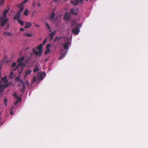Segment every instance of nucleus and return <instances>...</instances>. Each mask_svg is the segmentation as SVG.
Listing matches in <instances>:
<instances>
[{"mask_svg":"<svg viewBox=\"0 0 148 148\" xmlns=\"http://www.w3.org/2000/svg\"><path fill=\"white\" fill-rule=\"evenodd\" d=\"M25 83V84H27L29 85V84H28V81H25V82H24Z\"/></svg>","mask_w":148,"mask_h":148,"instance_id":"obj_40","label":"nucleus"},{"mask_svg":"<svg viewBox=\"0 0 148 148\" xmlns=\"http://www.w3.org/2000/svg\"><path fill=\"white\" fill-rule=\"evenodd\" d=\"M32 82L34 83L36 81V78L35 76H34V77L32 79Z\"/></svg>","mask_w":148,"mask_h":148,"instance_id":"obj_28","label":"nucleus"},{"mask_svg":"<svg viewBox=\"0 0 148 148\" xmlns=\"http://www.w3.org/2000/svg\"><path fill=\"white\" fill-rule=\"evenodd\" d=\"M51 44H48L46 46V48H49L51 47Z\"/></svg>","mask_w":148,"mask_h":148,"instance_id":"obj_34","label":"nucleus"},{"mask_svg":"<svg viewBox=\"0 0 148 148\" xmlns=\"http://www.w3.org/2000/svg\"><path fill=\"white\" fill-rule=\"evenodd\" d=\"M24 35L27 36L28 37H31L33 36V34H24Z\"/></svg>","mask_w":148,"mask_h":148,"instance_id":"obj_25","label":"nucleus"},{"mask_svg":"<svg viewBox=\"0 0 148 148\" xmlns=\"http://www.w3.org/2000/svg\"><path fill=\"white\" fill-rule=\"evenodd\" d=\"M35 4L36 2H34L33 4V5L34 6L35 5Z\"/></svg>","mask_w":148,"mask_h":148,"instance_id":"obj_44","label":"nucleus"},{"mask_svg":"<svg viewBox=\"0 0 148 148\" xmlns=\"http://www.w3.org/2000/svg\"><path fill=\"white\" fill-rule=\"evenodd\" d=\"M46 41H47V39H45L44 41V42H43L42 44L43 45H45V43H46Z\"/></svg>","mask_w":148,"mask_h":148,"instance_id":"obj_37","label":"nucleus"},{"mask_svg":"<svg viewBox=\"0 0 148 148\" xmlns=\"http://www.w3.org/2000/svg\"><path fill=\"white\" fill-rule=\"evenodd\" d=\"M71 15L70 13H67L64 15V19L66 21L69 20L70 18Z\"/></svg>","mask_w":148,"mask_h":148,"instance_id":"obj_8","label":"nucleus"},{"mask_svg":"<svg viewBox=\"0 0 148 148\" xmlns=\"http://www.w3.org/2000/svg\"><path fill=\"white\" fill-rule=\"evenodd\" d=\"M17 7H19L20 9L19 11L20 12H22L24 10V6L23 5H21V4H18L17 5Z\"/></svg>","mask_w":148,"mask_h":148,"instance_id":"obj_11","label":"nucleus"},{"mask_svg":"<svg viewBox=\"0 0 148 148\" xmlns=\"http://www.w3.org/2000/svg\"><path fill=\"white\" fill-rule=\"evenodd\" d=\"M10 75H12L13 74V73H12L11 72L10 73Z\"/></svg>","mask_w":148,"mask_h":148,"instance_id":"obj_52","label":"nucleus"},{"mask_svg":"<svg viewBox=\"0 0 148 148\" xmlns=\"http://www.w3.org/2000/svg\"><path fill=\"white\" fill-rule=\"evenodd\" d=\"M79 0H71V3L72 4L77 5L78 3Z\"/></svg>","mask_w":148,"mask_h":148,"instance_id":"obj_12","label":"nucleus"},{"mask_svg":"<svg viewBox=\"0 0 148 148\" xmlns=\"http://www.w3.org/2000/svg\"><path fill=\"white\" fill-rule=\"evenodd\" d=\"M7 101H8V100L6 98H4V99L3 102H4V103L5 104V105L6 106H7Z\"/></svg>","mask_w":148,"mask_h":148,"instance_id":"obj_30","label":"nucleus"},{"mask_svg":"<svg viewBox=\"0 0 148 148\" xmlns=\"http://www.w3.org/2000/svg\"><path fill=\"white\" fill-rule=\"evenodd\" d=\"M20 76H18L16 77V78L15 80L17 82H20L22 83V89H21L20 91L21 92H24L25 89V83L22 80H21L20 78Z\"/></svg>","mask_w":148,"mask_h":148,"instance_id":"obj_3","label":"nucleus"},{"mask_svg":"<svg viewBox=\"0 0 148 148\" xmlns=\"http://www.w3.org/2000/svg\"><path fill=\"white\" fill-rule=\"evenodd\" d=\"M78 25H76V27L75 28H72V32L73 34H74L76 35H77L79 32V27Z\"/></svg>","mask_w":148,"mask_h":148,"instance_id":"obj_5","label":"nucleus"},{"mask_svg":"<svg viewBox=\"0 0 148 148\" xmlns=\"http://www.w3.org/2000/svg\"><path fill=\"white\" fill-rule=\"evenodd\" d=\"M25 26L24 27L25 28H29L32 26V24L30 22H25Z\"/></svg>","mask_w":148,"mask_h":148,"instance_id":"obj_10","label":"nucleus"},{"mask_svg":"<svg viewBox=\"0 0 148 148\" xmlns=\"http://www.w3.org/2000/svg\"><path fill=\"white\" fill-rule=\"evenodd\" d=\"M45 61L46 62H47V58L45 59Z\"/></svg>","mask_w":148,"mask_h":148,"instance_id":"obj_51","label":"nucleus"},{"mask_svg":"<svg viewBox=\"0 0 148 148\" xmlns=\"http://www.w3.org/2000/svg\"><path fill=\"white\" fill-rule=\"evenodd\" d=\"M4 35H6L7 36H11V34L10 32H5L4 33Z\"/></svg>","mask_w":148,"mask_h":148,"instance_id":"obj_27","label":"nucleus"},{"mask_svg":"<svg viewBox=\"0 0 148 148\" xmlns=\"http://www.w3.org/2000/svg\"><path fill=\"white\" fill-rule=\"evenodd\" d=\"M3 124V123H1V125H2V124Z\"/></svg>","mask_w":148,"mask_h":148,"instance_id":"obj_58","label":"nucleus"},{"mask_svg":"<svg viewBox=\"0 0 148 148\" xmlns=\"http://www.w3.org/2000/svg\"><path fill=\"white\" fill-rule=\"evenodd\" d=\"M78 9H76L75 10L74 9H72L71 11V13L72 14L77 15L78 14L77 12L78 11Z\"/></svg>","mask_w":148,"mask_h":148,"instance_id":"obj_9","label":"nucleus"},{"mask_svg":"<svg viewBox=\"0 0 148 148\" xmlns=\"http://www.w3.org/2000/svg\"><path fill=\"white\" fill-rule=\"evenodd\" d=\"M58 38V36H56L54 40V42H55L56 40H57Z\"/></svg>","mask_w":148,"mask_h":148,"instance_id":"obj_38","label":"nucleus"},{"mask_svg":"<svg viewBox=\"0 0 148 148\" xmlns=\"http://www.w3.org/2000/svg\"><path fill=\"white\" fill-rule=\"evenodd\" d=\"M13 110H11L10 112V115H12L13 114Z\"/></svg>","mask_w":148,"mask_h":148,"instance_id":"obj_42","label":"nucleus"},{"mask_svg":"<svg viewBox=\"0 0 148 148\" xmlns=\"http://www.w3.org/2000/svg\"><path fill=\"white\" fill-rule=\"evenodd\" d=\"M32 71L30 69H28L27 70L25 74V77H26L27 75H29L30 73H31L32 72Z\"/></svg>","mask_w":148,"mask_h":148,"instance_id":"obj_17","label":"nucleus"},{"mask_svg":"<svg viewBox=\"0 0 148 148\" xmlns=\"http://www.w3.org/2000/svg\"><path fill=\"white\" fill-rule=\"evenodd\" d=\"M76 25H78V26H79V27H80L81 26V25L80 24H76V23L75 21H72L71 24V27L72 28H73L74 25H75V26H76Z\"/></svg>","mask_w":148,"mask_h":148,"instance_id":"obj_19","label":"nucleus"},{"mask_svg":"<svg viewBox=\"0 0 148 148\" xmlns=\"http://www.w3.org/2000/svg\"><path fill=\"white\" fill-rule=\"evenodd\" d=\"M56 31H55L50 34L49 36L50 37V39L51 40H52L53 39L54 36L56 33Z\"/></svg>","mask_w":148,"mask_h":148,"instance_id":"obj_14","label":"nucleus"},{"mask_svg":"<svg viewBox=\"0 0 148 148\" xmlns=\"http://www.w3.org/2000/svg\"><path fill=\"white\" fill-rule=\"evenodd\" d=\"M29 13V11L27 9H25L24 12V14L25 15L27 16Z\"/></svg>","mask_w":148,"mask_h":148,"instance_id":"obj_26","label":"nucleus"},{"mask_svg":"<svg viewBox=\"0 0 148 148\" xmlns=\"http://www.w3.org/2000/svg\"><path fill=\"white\" fill-rule=\"evenodd\" d=\"M46 74L44 72H42L40 73L39 75V79L40 80H42L43 78V77H45Z\"/></svg>","mask_w":148,"mask_h":148,"instance_id":"obj_15","label":"nucleus"},{"mask_svg":"<svg viewBox=\"0 0 148 148\" xmlns=\"http://www.w3.org/2000/svg\"><path fill=\"white\" fill-rule=\"evenodd\" d=\"M92 1V0H90V1Z\"/></svg>","mask_w":148,"mask_h":148,"instance_id":"obj_56","label":"nucleus"},{"mask_svg":"<svg viewBox=\"0 0 148 148\" xmlns=\"http://www.w3.org/2000/svg\"><path fill=\"white\" fill-rule=\"evenodd\" d=\"M46 26L49 29V31L50 32H51V30L50 27H49L48 23H46Z\"/></svg>","mask_w":148,"mask_h":148,"instance_id":"obj_29","label":"nucleus"},{"mask_svg":"<svg viewBox=\"0 0 148 148\" xmlns=\"http://www.w3.org/2000/svg\"><path fill=\"white\" fill-rule=\"evenodd\" d=\"M39 70V68L37 66H35L34 69L33 70L34 72H36L38 71Z\"/></svg>","mask_w":148,"mask_h":148,"instance_id":"obj_24","label":"nucleus"},{"mask_svg":"<svg viewBox=\"0 0 148 148\" xmlns=\"http://www.w3.org/2000/svg\"><path fill=\"white\" fill-rule=\"evenodd\" d=\"M14 108V106H12V107L10 108V109L11 110H13Z\"/></svg>","mask_w":148,"mask_h":148,"instance_id":"obj_46","label":"nucleus"},{"mask_svg":"<svg viewBox=\"0 0 148 148\" xmlns=\"http://www.w3.org/2000/svg\"><path fill=\"white\" fill-rule=\"evenodd\" d=\"M7 76H5L3 78H2V81L4 83H7L8 82V80L7 79Z\"/></svg>","mask_w":148,"mask_h":148,"instance_id":"obj_16","label":"nucleus"},{"mask_svg":"<svg viewBox=\"0 0 148 148\" xmlns=\"http://www.w3.org/2000/svg\"><path fill=\"white\" fill-rule=\"evenodd\" d=\"M13 95L14 96V97H17V95L15 93H14V94H13Z\"/></svg>","mask_w":148,"mask_h":148,"instance_id":"obj_41","label":"nucleus"},{"mask_svg":"<svg viewBox=\"0 0 148 148\" xmlns=\"http://www.w3.org/2000/svg\"><path fill=\"white\" fill-rule=\"evenodd\" d=\"M43 45L40 44L36 47V49L39 50V51H36L35 48H34L33 51L34 53L38 56H40L42 55V51Z\"/></svg>","mask_w":148,"mask_h":148,"instance_id":"obj_1","label":"nucleus"},{"mask_svg":"<svg viewBox=\"0 0 148 148\" xmlns=\"http://www.w3.org/2000/svg\"><path fill=\"white\" fill-rule=\"evenodd\" d=\"M66 52H64L62 54H61V56H60L59 57V60H61L62 58H63V57H64L66 55Z\"/></svg>","mask_w":148,"mask_h":148,"instance_id":"obj_20","label":"nucleus"},{"mask_svg":"<svg viewBox=\"0 0 148 148\" xmlns=\"http://www.w3.org/2000/svg\"><path fill=\"white\" fill-rule=\"evenodd\" d=\"M10 26V24L9 23H8L7 24V27H8Z\"/></svg>","mask_w":148,"mask_h":148,"instance_id":"obj_47","label":"nucleus"},{"mask_svg":"<svg viewBox=\"0 0 148 148\" xmlns=\"http://www.w3.org/2000/svg\"><path fill=\"white\" fill-rule=\"evenodd\" d=\"M4 0H0V6L2 5L4 2Z\"/></svg>","mask_w":148,"mask_h":148,"instance_id":"obj_32","label":"nucleus"},{"mask_svg":"<svg viewBox=\"0 0 148 148\" xmlns=\"http://www.w3.org/2000/svg\"><path fill=\"white\" fill-rule=\"evenodd\" d=\"M83 0H79V1L80 2H83Z\"/></svg>","mask_w":148,"mask_h":148,"instance_id":"obj_49","label":"nucleus"},{"mask_svg":"<svg viewBox=\"0 0 148 148\" xmlns=\"http://www.w3.org/2000/svg\"><path fill=\"white\" fill-rule=\"evenodd\" d=\"M37 5L39 6H40L41 5V4L39 3H38V4H37Z\"/></svg>","mask_w":148,"mask_h":148,"instance_id":"obj_48","label":"nucleus"},{"mask_svg":"<svg viewBox=\"0 0 148 148\" xmlns=\"http://www.w3.org/2000/svg\"><path fill=\"white\" fill-rule=\"evenodd\" d=\"M2 85L3 86V87L4 88V89H5L7 88L10 85V83H6V84H2Z\"/></svg>","mask_w":148,"mask_h":148,"instance_id":"obj_18","label":"nucleus"},{"mask_svg":"<svg viewBox=\"0 0 148 148\" xmlns=\"http://www.w3.org/2000/svg\"><path fill=\"white\" fill-rule=\"evenodd\" d=\"M16 65V63L15 62H13L12 63V67H14Z\"/></svg>","mask_w":148,"mask_h":148,"instance_id":"obj_36","label":"nucleus"},{"mask_svg":"<svg viewBox=\"0 0 148 148\" xmlns=\"http://www.w3.org/2000/svg\"><path fill=\"white\" fill-rule=\"evenodd\" d=\"M21 13L20 12H18L15 16L13 18L17 21L20 19L21 18Z\"/></svg>","mask_w":148,"mask_h":148,"instance_id":"obj_6","label":"nucleus"},{"mask_svg":"<svg viewBox=\"0 0 148 148\" xmlns=\"http://www.w3.org/2000/svg\"><path fill=\"white\" fill-rule=\"evenodd\" d=\"M18 23L20 24L21 25H23L24 24V23L23 21L20 19L17 21Z\"/></svg>","mask_w":148,"mask_h":148,"instance_id":"obj_22","label":"nucleus"},{"mask_svg":"<svg viewBox=\"0 0 148 148\" xmlns=\"http://www.w3.org/2000/svg\"><path fill=\"white\" fill-rule=\"evenodd\" d=\"M54 1L55 2H56L57 1H58L57 0H55V1Z\"/></svg>","mask_w":148,"mask_h":148,"instance_id":"obj_54","label":"nucleus"},{"mask_svg":"<svg viewBox=\"0 0 148 148\" xmlns=\"http://www.w3.org/2000/svg\"><path fill=\"white\" fill-rule=\"evenodd\" d=\"M65 40L64 44L63 46L65 50H67L69 48V46L71 44L69 39L66 37H64Z\"/></svg>","mask_w":148,"mask_h":148,"instance_id":"obj_4","label":"nucleus"},{"mask_svg":"<svg viewBox=\"0 0 148 148\" xmlns=\"http://www.w3.org/2000/svg\"><path fill=\"white\" fill-rule=\"evenodd\" d=\"M5 89L3 87V86L1 85L0 86V94L2 95L3 94V92Z\"/></svg>","mask_w":148,"mask_h":148,"instance_id":"obj_13","label":"nucleus"},{"mask_svg":"<svg viewBox=\"0 0 148 148\" xmlns=\"http://www.w3.org/2000/svg\"><path fill=\"white\" fill-rule=\"evenodd\" d=\"M18 103V101H16L14 103V105H16L17 104V103Z\"/></svg>","mask_w":148,"mask_h":148,"instance_id":"obj_43","label":"nucleus"},{"mask_svg":"<svg viewBox=\"0 0 148 148\" xmlns=\"http://www.w3.org/2000/svg\"><path fill=\"white\" fill-rule=\"evenodd\" d=\"M55 17V14H54V12L53 11L52 12V14H51V18H50L51 19V20H53L54 18Z\"/></svg>","mask_w":148,"mask_h":148,"instance_id":"obj_21","label":"nucleus"},{"mask_svg":"<svg viewBox=\"0 0 148 148\" xmlns=\"http://www.w3.org/2000/svg\"><path fill=\"white\" fill-rule=\"evenodd\" d=\"M50 49L49 48H46V51L45 52V54L46 55L49 53Z\"/></svg>","mask_w":148,"mask_h":148,"instance_id":"obj_23","label":"nucleus"},{"mask_svg":"<svg viewBox=\"0 0 148 148\" xmlns=\"http://www.w3.org/2000/svg\"><path fill=\"white\" fill-rule=\"evenodd\" d=\"M2 65H0V70H1V69L2 68Z\"/></svg>","mask_w":148,"mask_h":148,"instance_id":"obj_50","label":"nucleus"},{"mask_svg":"<svg viewBox=\"0 0 148 148\" xmlns=\"http://www.w3.org/2000/svg\"><path fill=\"white\" fill-rule=\"evenodd\" d=\"M1 81H0V84H1Z\"/></svg>","mask_w":148,"mask_h":148,"instance_id":"obj_55","label":"nucleus"},{"mask_svg":"<svg viewBox=\"0 0 148 148\" xmlns=\"http://www.w3.org/2000/svg\"><path fill=\"white\" fill-rule=\"evenodd\" d=\"M27 1L28 0H24L21 3V5H23L25 3H26L27 2Z\"/></svg>","mask_w":148,"mask_h":148,"instance_id":"obj_33","label":"nucleus"},{"mask_svg":"<svg viewBox=\"0 0 148 148\" xmlns=\"http://www.w3.org/2000/svg\"><path fill=\"white\" fill-rule=\"evenodd\" d=\"M21 99L20 97H18L16 100V101H18V102L19 101H21Z\"/></svg>","mask_w":148,"mask_h":148,"instance_id":"obj_35","label":"nucleus"},{"mask_svg":"<svg viewBox=\"0 0 148 148\" xmlns=\"http://www.w3.org/2000/svg\"><path fill=\"white\" fill-rule=\"evenodd\" d=\"M23 67L22 66H21V69L20 70H19L18 71L19 73V74H21V73H22V72L23 71Z\"/></svg>","mask_w":148,"mask_h":148,"instance_id":"obj_31","label":"nucleus"},{"mask_svg":"<svg viewBox=\"0 0 148 148\" xmlns=\"http://www.w3.org/2000/svg\"><path fill=\"white\" fill-rule=\"evenodd\" d=\"M24 60V57H21L20 58H19L18 59L17 62H18L19 63L16 66V68L13 69L14 71H15L20 66H26V65L23 62Z\"/></svg>","mask_w":148,"mask_h":148,"instance_id":"obj_2","label":"nucleus"},{"mask_svg":"<svg viewBox=\"0 0 148 148\" xmlns=\"http://www.w3.org/2000/svg\"><path fill=\"white\" fill-rule=\"evenodd\" d=\"M2 20V21L1 22V26L3 27L5 26V24L7 23L9 21V18H5Z\"/></svg>","mask_w":148,"mask_h":148,"instance_id":"obj_7","label":"nucleus"},{"mask_svg":"<svg viewBox=\"0 0 148 148\" xmlns=\"http://www.w3.org/2000/svg\"><path fill=\"white\" fill-rule=\"evenodd\" d=\"M24 30V29L23 28H21L20 29V31H23Z\"/></svg>","mask_w":148,"mask_h":148,"instance_id":"obj_39","label":"nucleus"},{"mask_svg":"<svg viewBox=\"0 0 148 148\" xmlns=\"http://www.w3.org/2000/svg\"><path fill=\"white\" fill-rule=\"evenodd\" d=\"M88 0H85V1H88Z\"/></svg>","mask_w":148,"mask_h":148,"instance_id":"obj_57","label":"nucleus"},{"mask_svg":"<svg viewBox=\"0 0 148 148\" xmlns=\"http://www.w3.org/2000/svg\"><path fill=\"white\" fill-rule=\"evenodd\" d=\"M36 27H39V26L38 25H36Z\"/></svg>","mask_w":148,"mask_h":148,"instance_id":"obj_53","label":"nucleus"},{"mask_svg":"<svg viewBox=\"0 0 148 148\" xmlns=\"http://www.w3.org/2000/svg\"><path fill=\"white\" fill-rule=\"evenodd\" d=\"M62 38V37H60V38H58V41H59L60 40V39Z\"/></svg>","mask_w":148,"mask_h":148,"instance_id":"obj_45","label":"nucleus"}]
</instances>
